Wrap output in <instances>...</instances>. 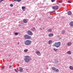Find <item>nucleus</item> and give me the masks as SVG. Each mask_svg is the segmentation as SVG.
Segmentation results:
<instances>
[{
	"label": "nucleus",
	"instance_id": "nucleus-1",
	"mask_svg": "<svg viewBox=\"0 0 73 73\" xmlns=\"http://www.w3.org/2000/svg\"><path fill=\"white\" fill-rule=\"evenodd\" d=\"M24 60L26 62H29V61L31 60L30 56H25V59Z\"/></svg>",
	"mask_w": 73,
	"mask_h": 73
},
{
	"label": "nucleus",
	"instance_id": "nucleus-2",
	"mask_svg": "<svg viewBox=\"0 0 73 73\" xmlns=\"http://www.w3.org/2000/svg\"><path fill=\"white\" fill-rule=\"evenodd\" d=\"M53 45L56 48H59V47L60 46V45H61V42H56Z\"/></svg>",
	"mask_w": 73,
	"mask_h": 73
},
{
	"label": "nucleus",
	"instance_id": "nucleus-3",
	"mask_svg": "<svg viewBox=\"0 0 73 73\" xmlns=\"http://www.w3.org/2000/svg\"><path fill=\"white\" fill-rule=\"evenodd\" d=\"M31 43V41L29 40H27L25 42V44L27 45H30Z\"/></svg>",
	"mask_w": 73,
	"mask_h": 73
},
{
	"label": "nucleus",
	"instance_id": "nucleus-4",
	"mask_svg": "<svg viewBox=\"0 0 73 73\" xmlns=\"http://www.w3.org/2000/svg\"><path fill=\"white\" fill-rule=\"evenodd\" d=\"M24 37L26 39H31V36L27 35H26L24 36Z\"/></svg>",
	"mask_w": 73,
	"mask_h": 73
},
{
	"label": "nucleus",
	"instance_id": "nucleus-5",
	"mask_svg": "<svg viewBox=\"0 0 73 73\" xmlns=\"http://www.w3.org/2000/svg\"><path fill=\"white\" fill-rule=\"evenodd\" d=\"M27 33L31 36H32L33 35V33L31 31H30V30H29L28 31Z\"/></svg>",
	"mask_w": 73,
	"mask_h": 73
},
{
	"label": "nucleus",
	"instance_id": "nucleus-6",
	"mask_svg": "<svg viewBox=\"0 0 73 73\" xmlns=\"http://www.w3.org/2000/svg\"><path fill=\"white\" fill-rule=\"evenodd\" d=\"M72 44V43L71 42H68L67 43V45L68 46H71V45Z\"/></svg>",
	"mask_w": 73,
	"mask_h": 73
},
{
	"label": "nucleus",
	"instance_id": "nucleus-7",
	"mask_svg": "<svg viewBox=\"0 0 73 73\" xmlns=\"http://www.w3.org/2000/svg\"><path fill=\"white\" fill-rule=\"evenodd\" d=\"M52 8H53V9H57L58 8V7L57 6H53Z\"/></svg>",
	"mask_w": 73,
	"mask_h": 73
},
{
	"label": "nucleus",
	"instance_id": "nucleus-8",
	"mask_svg": "<svg viewBox=\"0 0 73 73\" xmlns=\"http://www.w3.org/2000/svg\"><path fill=\"white\" fill-rule=\"evenodd\" d=\"M19 71L20 72H23V68L21 67H19Z\"/></svg>",
	"mask_w": 73,
	"mask_h": 73
},
{
	"label": "nucleus",
	"instance_id": "nucleus-9",
	"mask_svg": "<svg viewBox=\"0 0 73 73\" xmlns=\"http://www.w3.org/2000/svg\"><path fill=\"white\" fill-rule=\"evenodd\" d=\"M28 21V19H25L23 20V22L24 23H27Z\"/></svg>",
	"mask_w": 73,
	"mask_h": 73
},
{
	"label": "nucleus",
	"instance_id": "nucleus-10",
	"mask_svg": "<svg viewBox=\"0 0 73 73\" xmlns=\"http://www.w3.org/2000/svg\"><path fill=\"white\" fill-rule=\"evenodd\" d=\"M70 25L71 27H73V21H72L70 23Z\"/></svg>",
	"mask_w": 73,
	"mask_h": 73
},
{
	"label": "nucleus",
	"instance_id": "nucleus-11",
	"mask_svg": "<svg viewBox=\"0 0 73 73\" xmlns=\"http://www.w3.org/2000/svg\"><path fill=\"white\" fill-rule=\"evenodd\" d=\"M48 36L49 37H51V36H53V34H50L48 35Z\"/></svg>",
	"mask_w": 73,
	"mask_h": 73
},
{
	"label": "nucleus",
	"instance_id": "nucleus-12",
	"mask_svg": "<svg viewBox=\"0 0 73 73\" xmlns=\"http://www.w3.org/2000/svg\"><path fill=\"white\" fill-rule=\"evenodd\" d=\"M22 9L23 10H24V9H26V7L25 6H22Z\"/></svg>",
	"mask_w": 73,
	"mask_h": 73
},
{
	"label": "nucleus",
	"instance_id": "nucleus-13",
	"mask_svg": "<svg viewBox=\"0 0 73 73\" xmlns=\"http://www.w3.org/2000/svg\"><path fill=\"white\" fill-rule=\"evenodd\" d=\"M52 40H49L48 41V44H52Z\"/></svg>",
	"mask_w": 73,
	"mask_h": 73
},
{
	"label": "nucleus",
	"instance_id": "nucleus-14",
	"mask_svg": "<svg viewBox=\"0 0 73 73\" xmlns=\"http://www.w3.org/2000/svg\"><path fill=\"white\" fill-rule=\"evenodd\" d=\"M72 53V52H71V51H68L67 52V53L68 54H71V53Z\"/></svg>",
	"mask_w": 73,
	"mask_h": 73
},
{
	"label": "nucleus",
	"instance_id": "nucleus-15",
	"mask_svg": "<svg viewBox=\"0 0 73 73\" xmlns=\"http://www.w3.org/2000/svg\"><path fill=\"white\" fill-rule=\"evenodd\" d=\"M69 68L71 70H73V67L72 66H70Z\"/></svg>",
	"mask_w": 73,
	"mask_h": 73
},
{
	"label": "nucleus",
	"instance_id": "nucleus-16",
	"mask_svg": "<svg viewBox=\"0 0 73 73\" xmlns=\"http://www.w3.org/2000/svg\"><path fill=\"white\" fill-rule=\"evenodd\" d=\"M36 54H40V52L38 51H36Z\"/></svg>",
	"mask_w": 73,
	"mask_h": 73
},
{
	"label": "nucleus",
	"instance_id": "nucleus-17",
	"mask_svg": "<svg viewBox=\"0 0 73 73\" xmlns=\"http://www.w3.org/2000/svg\"><path fill=\"white\" fill-rule=\"evenodd\" d=\"M68 14L69 15H71L72 12H71L70 11H69L68 13Z\"/></svg>",
	"mask_w": 73,
	"mask_h": 73
},
{
	"label": "nucleus",
	"instance_id": "nucleus-18",
	"mask_svg": "<svg viewBox=\"0 0 73 73\" xmlns=\"http://www.w3.org/2000/svg\"><path fill=\"white\" fill-rule=\"evenodd\" d=\"M65 30H63L62 31V33L63 35H64V33H65Z\"/></svg>",
	"mask_w": 73,
	"mask_h": 73
},
{
	"label": "nucleus",
	"instance_id": "nucleus-19",
	"mask_svg": "<svg viewBox=\"0 0 73 73\" xmlns=\"http://www.w3.org/2000/svg\"><path fill=\"white\" fill-rule=\"evenodd\" d=\"M52 70H56V68L54 67H52Z\"/></svg>",
	"mask_w": 73,
	"mask_h": 73
},
{
	"label": "nucleus",
	"instance_id": "nucleus-20",
	"mask_svg": "<svg viewBox=\"0 0 73 73\" xmlns=\"http://www.w3.org/2000/svg\"><path fill=\"white\" fill-rule=\"evenodd\" d=\"M24 52H25V53H27V52H28V49H25L24 50Z\"/></svg>",
	"mask_w": 73,
	"mask_h": 73
},
{
	"label": "nucleus",
	"instance_id": "nucleus-21",
	"mask_svg": "<svg viewBox=\"0 0 73 73\" xmlns=\"http://www.w3.org/2000/svg\"><path fill=\"white\" fill-rule=\"evenodd\" d=\"M54 50L55 51V52H57V50H58V49H56L55 48H54Z\"/></svg>",
	"mask_w": 73,
	"mask_h": 73
},
{
	"label": "nucleus",
	"instance_id": "nucleus-22",
	"mask_svg": "<svg viewBox=\"0 0 73 73\" xmlns=\"http://www.w3.org/2000/svg\"><path fill=\"white\" fill-rule=\"evenodd\" d=\"M48 32H52V30L50 29H49L48 30Z\"/></svg>",
	"mask_w": 73,
	"mask_h": 73
},
{
	"label": "nucleus",
	"instance_id": "nucleus-23",
	"mask_svg": "<svg viewBox=\"0 0 73 73\" xmlns=\"http://www.w3.org/2000/svg\"><path fill=\"white\" fill-rule=\"evenodd\" d=\"M56 72H59V70H58V69H56Z\"/></svg>",
	"mask_w": 73,
	"mask_h": 73
},
{
	"label": "nucleus",
	"instance_id": "nucleus-24",
	"mask_svg": "<svg viewBox=\"0 0 73 73\" xmlns=\"http://www.w3.org/2000/svg\"><path fill=\"white\" fill-rule=\"evenodd\" d=\"M15 70L16 72L17 73H18V71H17V70H16V69H15Z\"/></svg>",
	"mask_w": 73,
	"mask_h": 73
},
{
	"label": "nucleus",
	"instance_id": "nucleus-25",
	"mask_svg": "<svg viewBox=\"0 0 73 73\" xmlns=\"http://www.w3.org/2000/svg\"><path fill=\"white\" fill-rule=\"evenodd\" d=\"M15 35H18V33H16L15 34Z\"/></svg>",
	"mask_w": 73,
	"mask_h": 73
},
{
	"label": "nucleus",
	"instance_id": "nucleus-26",
	"mask_svg": "<svg viewBox=\"0 0 73 73\" xmlns=\"http://www.w3.org/2000/svg\"><path fill=\"white\" fill-rule=\"evenodd\" d=\"M17 1H18V2H20V1H21V0H17Z\"/></svg>",
	"mask_w": 73,
	"mask_h": 73
},
{
	"label": "nucleus",
	"instance_id": "nucleus-27",
	"mask_svg": "<svg viewBox=\"0 0 73 73\" xmlns=\"http://www.w3.org/2000/svg\"><path fill=\"white\" fill-rule=\"evenodd\" d=\"M13 4H10V6L11 7H13Z\"/></svg>",
	"mask_w": 73,
	"mask_h": 73
},
{
	"label": "nucleus",
	"instance_id": "nucleus-28",
	"mask_svg": "<svg viewBox=\"0 0 73 73\" xmlns=\"http://www.w3.org/2000/svg\"><path fill=\"white\" fill-rule=\"evenodd\" d=\"M68 3H71V2L70 1H68Z\"/></svg>",
	"mask_w": 73,
	"mask_h": 73
},
{
	"label": "nucleus",
	"instance_id": "nucleus-29",
	"mask_svg": "<svg viewBox=\"0 0 73 73\" xmlns=\"http://www.w3.org/2000/svg\"><path fill=\"white\" fill-rule=\"evenodd\" d=\"M51 1L52 2H54V1H55V0H51Z\"/></svg>",
	"mask_w": 73,
	"mask_h": 73
},
{
	"label": "nucleus",
	"instance_id": "nucleus-30",
	"mask_svg": "<svg viewBox=\"0 0 73 73\" xmlns=\"http://www.w3.org/2000/svg\"><path fill=\"white\" fill-rule=\"evenodd\" d=\"M57 2H58V3H62V1H57Z\"/></svg>",
	"mask_w": 73,
	"mask_h": 73
},
{
	"label": "nucleus",
	"instance_id": "nucleus-31",
	"mask_svg": "<svg viewBox=\"0 0 73 73\" xmlns=\"http://www.w3.org/2000/svg\"><path fill=\"white\" fill-rule=\"evenodd\" d=\"M11 67H12V66L10 65L9 66V68H11Z\"/></svg>",
	"mask_w": 73,
	"mask_h": 73
},
{
	"label": "nucleus",
	"instance_id": "nucleus-32",
	"mask_svg": "<svg viewBox=\"0 0 73 73\" xmlns=\"http://www.w3.org/2000/svg\"><path fill=\"white\" fill-rule=\"evenodd\" d=\"M17 44H18V45H19V44H20V43L19 42H18L17 43Z\"/></svg>",
	"mask_w": 73,
	"mask_h": 73
},
{
	"label": "nucleus",
	"instance_id": "nucleus-33",
	"mask_svg": "<svg viewBox=\"0 0 73 73\" xmlns=\"http://www.w3.org/2000/svg\"><path fill=\"white\" fill-rule=\"evenodd\" d=\"M4 68H5V67L4 66H3L2 67V68H3V69H4Z\"/></svg>",
	"mask_w": 73,
	"mask_h": 73
},
{
	"label": "nucleus",
	"instance_id": "nucleus-34",
	"mask_svg": "<svg viewBox=\"0 0 73 73\" xmlns=\"http://www.w3.org/2000/svg\"><path fill=\"white\" fill-rule=\"evenodd\" d=\"M33 29H34L35 30V27H34L32 30H33Z\"/></svg>",
	"mask_w": 73,
	"mask_h": 73
},
{
	"label": "nucleus",
	"instance_id": "nucleus-35",
	"mask_svg": "<svg viewBox=\"0 0 73 73\" xmlns=\"http://www.w3.org/2000/svg\"><path fill=\"white\" fill-rule=\"evenodd\" d=\"M14 1H17V0H13Z\"/></svg>",
	"mask_w": 73,
	"mask_h": 73
},
{
	"label": "nucleus",
	"instance_id": "nucleus-36",
	"mask_svg": "<svg viewBox=\"0 0 73 73\" xmlns=\"http://www.w3.org/2000/svg\"><path fill=\"white\" fill-rule=\"evenodd\" d=\"M1 1H4V0H1Z\"/></svg>",
	"mask_w": 73,
	"mask_h": 73
},
{
	"label": "nucleus",
	"instance_id": "nucleus-37",
	"mask_svg": "<svg viewBox=\"0 0 73 73\" xmlns=\"http://www.w3.org/2000/svg\"><path fill=\"white\" fill-rule=\"evenodd\" d=\"M55 12V11H53V12Z\"/></svg>",
	"mask_w": 73,
	"mask_h": 73
},
{
	"label": "nucleus",
	"instance_id": "nucleus-38",
	"mask_svg": "<svg viewBox=\"0 0 73 73\" xmlns=\"http://www.w3.org/2000/svg\"><path fill=\"white\" fill-rule=\"evenodd\" d=\"M57 37H59V36H58Z\"/></svg>",
	"mask_w": 73,
	"mask_h": 73
},
{
	"label": "nucleus",
	"instance_id": "nucleus-39",
	"mask_svg": "<svg viewBox=\"0 0 73 73\" xmlns=\"http://www.w3.org/2000/svg\"><path fill=\"white\" fill-rule=\"evenodd\" d=\"M38 56H41V54H40V55H38Z\"/></svg>",
	"mask_w": 73,
	"mask_h": 73
},
{
	"label": "nucleus",
	"instance_id": "nucleus-40",
	"mask_svg": "<svg viewBox=\"0 0 73 73\" xmlns=\"http://www.w3.org/2000/svg\"><path fill=\"white\" fill-rule=\"evenodd\" d=\"M0 3H1V1H0Z\"/></svg>",
	"mask_w": 73,
	"mask_h": 73
}]
</instances>
